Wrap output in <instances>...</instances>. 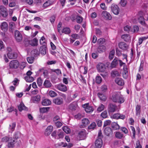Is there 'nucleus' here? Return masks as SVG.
I'll list each match as a JSON object with an SVG mask.
<instances>
[{"mask_svg": "<svg viewBox=\"0 0 148 148\" xmlns=\"http://www.w3.org/2000/svg\"><path fill=\"white\" fill-rule=\"evenodd\" d=\"M110 99L113 102L121 104L125 101L124 96L122 95L120 92H114L110 95Z\"/></svg>", "mask_w": 148, "mask_h": 148, "instance_id": "1", "label": "nucleus"}, {"mask_svg": "<svg viewBox=\"0 0 148 148\" xmlns=\"http://www.w3.org/2000/svg\"><path fill=\"white\" fill-rule=\"evenodd\" d=\"M108 67V66L102 62H99L96 66L97 70L98 72L103 73L105 72L106 73H107L106 71Z\"/></svg>", "mask_w": 148, "mask_h": 148, "instance_id": "2", "label": "nucleus"}, {"mask_svg": "<svg viewBox=\"0 0 148 148\" xmlns=\"http://www.w3.org/2000/svg\"><path fill=\"white\" fill-rule=\"evenodd\" d=\"M10 68L11 69H16L19 66L18 61L16 60H11L9 63Z\"/></svg>", "mask_w": 148, "mask_h": 148, "instance_id": "3", "label": "nucleus"}, {"mask_svg": "<svg viewBox=\"0 0 148 148\" xmlns=\"http://www.w3.org/2000/svg\"><path fill=\"white\" fill-rule=\"evenodd\" d=\"M87 134V133L86 130L82 129L79 132L77 136L79 138L80 140H83L86 138Z\"/></svg>", "mask_w": 148, "mask_h": 148, "instance_id": "4", "label": "nucleus"}, {"mask_svg": "<svg viewBox=\"0 0 148 148\" xmlns=\"http://www.w3.org/2000/svg\"><path fill=\"white\" fill-rule=\"evenodd\" d=\"M55 87L56 89L63 92H65L67 90L66 86L62 83L56 85Z\"/></svg>", "mask_w": 148, "mask_h": 148, "instance_id": "5", "label": "nucleus"}, {"mask_svg": "<svg viewBox=\"0 0 148 148\" xmlns=\"http://www.w3.org/2000/svg\"><path fill=\"white\" fill-rule=\"evenodd\" d=\"M112 12L116 15H117L119 14L120 10L118 6L114 3L112 4L111 6Z\"/></svg>", "mask_w": 148, "mask_h": 148, "instance_id": "6", "label": "nucleus"}, {"mask_svg": "<svg viewBox=\"0 0 148 148\" xmlns=\"http://www.w3.org/2000/svg\"><path fill=\"white\" fill-rule=\"evenodd\" d=\"M0 13L1 16L4 17H7L8 15L7 9L3 5L0 6Z\"/></svg>", "mask_w": 148, "mask_h": 148, "instance_id": "7", "label": "nucleus"}, {"mask_svg": "<svg viewBox=\"0 0 148 148\" xmlns=\"http://www.w3.org/2000/svg\"><path fill=\"white\" fill-rule=\"evenodd\" d=\"M102 17L105 19L110 20L112 18V16L109 13L106 11H103L101 13Z\"/></svg>", "mask_w": 148, "mask_h": 148, "instance_id": "8", "label": "nucleus"}, {"mask_svg": "<svg viewBox=\"0 0 148 148\" xmlns=\"http://www.w3.org/2000/svg\"><path fill=\"white\" fill-rule=\"evenodd\" d=\"M15 38L18 42H20L22 40V36L21 33L18 30H16L14 33Z\"/></svg>", "mask_w": 148, "mask_h": 148, "instance_id": "9", "label": "nucleus"}, {"mask_svg": "<svg viewBox=\"0 0 148 148\" xmlns=\"http://www.w3.org/2000/svg\"><path fill=\"white\" fill-rule=\"evenodd\" d=\"M97 96L99 99L101 101H105L106 99V95L103 92H99L97 93Z\"/></svg>", "mask_w": 148, "mask_h": 148, "instance_id": "10", "label": "nucleus"}, {"mask_svg": "<svg viewBox=\"0 0 148 148\" xmlns=\"http://www.w3.org/2000/svg\"><path fill=\"white\" fill-rule=\"evenodd\" d=\"M104 133L107 136L112 135V129L109 127H106L104 130Z\"/></svg>", "mask_w": 148, "mask_h": 148, "instance_id": "11", "label": "nucleus"}, {"mask_svg": "<svg viewBox=\"0 0 148 148\" xmlns=\"http://www.w3.org/2000/svg\"><path fill=\"white\" fill-rule=\"evenodd\" d=\"M103 145V141L102 139L97 138L95 142V145L96 147L97 148H101Z\"/></svg>", "mask_w": 148, "mask_h": 148, "instance_id": "12", "label": "nucleus"}, {"mask_svg": "<svg viewBox=\"0 0 148 148\" xmlns=\"http://www.w3.org/2000/svg\"><path fill=\"white\" fill-rule=\"evenodd\" d=\"M115 81L116 83L119 86H122L124 84V81L121 78H116L115 80Z\"/></svg>", "mask_w": 148, "mask_h": 148, "instance_id": "13", "label": "nucleus"}, {"mask_svg": "<svg viewBox=\"0 0 148 148\" xmlns=\"http://www.w3.org/2000/svg\"><path fill=\"white\" fill-rule=\"evenodd\" d=\"M8 24L5 22H2L0 25L1 29L4 32H6L8 29Z\"/></svg>", "mask_w": 148, "mask_h": 148, "instance_id": "14", "label": "nucleus"}, {"mask_svg": "<svg viewBox=\"0 0 148 148\" xmlns=\"http://www.w3.org/2000/svg\"><path fill=\"white\" fill-rule=\"evenodd\" d=\"M28 43L29 45L33 46H36L38 45V40L36 38H34L33 39L29 40Z\"/></svg>", "mask_w": 148, "mask_h": 148, "instance_id": "15", "label": "nucleus"}, {"mask_svg": "<svg viewBox=\"0 0 148 148\" xmlns=\"http://www.w3.org/2000/svg\"><path fill=\"white\" fill-rule=\"evenodd\" d=\"M128 75V71L127 66L126 65L123 67V76L124 78L126 79Z\"/></svg>", "mask_w": 148, "mask_h": 148, "instance_id": "16", "label": "nucleus"}, {"mask_svg": "<svg viewBox=\"0 0 148 148\" xmlns=\"http://www.w3.org/2000/svg\"><path fill=\"white\" fill-rule=\"evenodd\" d=\"M47 48L45 45L41 46L39 49V51L40 53L43 55H45L47 53Z\"/></svg>", "mask_w": 148, "mask_h": 148, "instance_id": "17", "label": "nucleus"}, {"mask_svg": "<svg viewBox=\"0 0 148 148\" xmlns=\"http://www.w3.org/2000/svg\"><path fill=\"white\" fill-rule=\"evenodd\" d=\"M84 106H86L84 107V108H85V111L86 112L90 113L93 111L94 109L92 106H89L87 104L86 105H84Z\"/></svg>", "mask_w": 148, "mask_h": 148, "instance_id": "18", "label": "nucleus"}, {"mask_svg": "<svg viewBox=\"0 0 148 148\" xmlns=\"http://www.w3.org/2000/svg\"><path fill=\"white\" fill-rule=\"evenodd\" d=\"M53 130V127L51 125L48 126L46 129L45 131V134L46 136L49 135Z\"/></svg>", "mask_w": 148, "mask_h": 148, "instance_id": "19", "label": "nucleus"}, {"mask_svg": "<svg viewBox=\"0 0 148 148\" xmlns=\"http://www.w3.org/2000/svg\"><path fill=\"white\" fill-rule=\"evenodd\" d=\"M118 58L115 57L111 64V67L112 68H115L118 65Z\"/></svg>", "mask_w": 148, "mask_h": 148, "instance_id": "20", "label": "nucleus"}, {"mask_svg": "<svg viewBox=\"0 0 148 148\" xmlns=\"http://www.w3.org/2000/svg\"><path fill=\"white\" fill-rule=\"evenodd\" d=\"M63 102V99L61 97L57 98L53 100V102L57 105L62 104Z\"/></svg>", "mask_w": 148, "mask_h": 148, "instance_id": "21", "label": "nucleus"}, {"mask_svg": "<svg viewBox=\"0 0 148 148\" xmlns=\"http://www.w3.org/2000/svg\"><path fill=\"white\" fill-rule=\"evenodd\" d=\"M138 22L142 25L145 27H147V25L146 24L144 17H138Z\"/></svg>", "mask_w": 148, "mask_h": 148, "instance_id": "22", "label": "nucleus"}, {"mask_svg": "<svg viewBox=\"0 0 148 148\" xmlns=\"http://www.w3.org/2000/svg\"><path fill=\"white\" fill-rule=\"evenodd\" d=\"M40 96L39 95H37L36 96L32 97L31 100L33 103H37L40 101Z\"/></svg>", "mask_w": 148, "mask_h": 148, "instance_id": "23", "label": "nucleus"}, {"mask_svg": "<svg viewBox=\"0 0 148 148\" xmlns=\"http://www.w3.org/2000/svg\"><path fill=\"white\" fill-rule=\"evenodd\" d=\"M119 47L121 49L124 50L127 49L128 46L127 44L124 42H120L119 43Z\"/></svg>", "mask_w": 148, "mask_h": 148, "instance_id": "24", "label": "nucleus"}, {"mask_svg": "<svg viewBox=\"0 0 148 148\" xmlns=\"http://www.w3.org/2000/svg\"><path fill=\"white\" fill-rule=\"evenodd\" d=\"M116 108V106L115 105L110 104L108 108V110L110 112H114Z\"/></svg>", "mask_w": 148, "mask_h": 148, "instance_id": "25", "label": "nucleus"}, {"mask_svg": "<svg viewBox=\"0 0 148 148\" xmlns=\"http://www.w3.org/2000/svg\"><path fill=\"white\" fill-rule=\"evenodd\" d=\"M18 108L20 112L22 111L23 110H28L27 108L25 106L23 103H21L18 106Z\"/></svg>", "mask_w": 148, "mask_h": 148, "instance_id": "26", "label": "nucleus"}, {"mask_svg": "<svg viewBox=\"0 0 148 148\" xmlns=\"http://www.w3.org/2000/svg\"><path fill=\"white\" fill-rule=\"evenodd\" d=\"M42 104L44 106H49L51 104V101L48 99H45L42 100Z\"/></svg>", "mask_w": 148, "mask_h": 148, "instance_id": "27", "label": "nucleus"}, {"mask_svg": "<svg viewBox=\"0 0 148 148\" xmlns=\"http://www.w3.org/2000/svg\"><path fill=\"white\" fill-rule=\"evenodd\" d=\"M17 142L16 139L13 140L8 142V144L7 146L8 148H13L14 147V144L15 143Z\"/></svg>", "mask_w": 148, "mask_h": 148, "instance_id": "28", "label": "nucleus"}, {"mask_svg": "<svg viewBox=\"0 0 148 148\" xmlns=\"http://www.w3.org/2000/svg\"><path fill=\"white\" fill-rule=\"evenodd\" d=\"M64 132L61 130H59L57 132V136L56 139H59L62 138L64 137Z\"/></svg>", "mask_w": 148, "mask_h": 148, "instance_id": "29", "label": "nucleus"}, {"mask_svg": "<svg viewBox=\"0 0 148 148\" xmlns=\"http://www.w3.org/2000/svg\"><path fill=\"white\" fill-rule=\"evenodd\" d=\"M7 55L9 59L15 58L17 57V55L15 53H12L11 52H9L7 53Z\"/></svg>", "mask_w": 148, "mask_h": 148, "instance_id": "30", "label": "nucleus"}, {"mask_svg": "<svg viewBox=\"0 0 148 148\" xmlns=\"http://www.w3.org/2000/svg\"><path fill=\"white\" fill-rule=\"evenodd\" d=\"M43 85L45 88H50L51 87L52 84L49 80H45L44 82Z\"/></svg>", "mask_w": 148, "mask_h": 148, "instance_id": "31", "label": "nucleus"}, {"mask_svg": "<svg viewBox=\"0 0 148 148\" xmlns=\"http://www.w3.org/2000/svg\"><path fill=\"white\" fill-rule=\"evenodd\" d=\"M89 121L87 119L84 118L82 120V125L83 126H86L89 124Z\"/></svg>", "mask_w": 148, "mask_h": 148, "instance_id": "32", "label": "nucleus"}, {"mask_svg": "<svg viewBox=\"0 0 148 148\" xmlns=\"http://www.w3.org/2000/svg\"><path fill=\"white\" fill-rule=\"evenodd\" d=\"M112 127L114 130H116L119 129L120 126L117 123L113 122L111 124Z\"/></svg>", "mask_w": 148, "mask_h": 148, "instance_id": "33", "label": "nucleus"}, {"mask_svg": "<svg viewBox=\"0 0 148 148\" xmlns=\"http://www.w3.org/2000/svg\"><path fill=\"white\" fill-rule=\"evenodd\" d=\"M121 38L126 41H129L130 39V36L127 34H124L121 36Z\"/></svg>", "mask_w": 148, "mask_h": 148, "instance_id": "34", "label": "nucleus"}, {"mask_svg": "<svg viewBox=\"0 0 148 148\" xmlns=\"http://www.w3.org/2000/svg\"><path fill=\"white\" fill-rule=\"evenodd\" d=\"M16 125V123L14 122L12 123L11 125H10V127L9 128V132L10 133H12V132L14 130Z\"/></svg>", "mask_w": 148, "mask_h": 148, "instance_id": "35", "label": "nucleus"}, {"mask_svg": "<svg viewBox=\"0 0 148 148\" xmlns=\"http://www.w3.org/2000/svg\"><path fill=\"white\" fill-rule=\"evenodd\" d=\"M141 106L139 105H137L136 107V114L138 115H140V112Z\"/></svg>", "mask_w": 148, "mask_h": 148, "instance_id": "36", "label": "nucleus"}, {"mask_svg": "<svg viewBox=\"0 0 148 148\" xmlns=\"http://www.w3.org/2000/svg\"><path fill=\"white\" fill-rule=\"evenodd\" d=\"M53 2L50 0H48L46 1L43 5V8H46L48 6L52 5Z\"/></svg>", "mask_w": 148, "mask_h": 148, "instance_id": "37", "label": "nucleus"}, {"mask_svg": "<svg viewBox=\"0 0 148 148\" xmlns=\"http://www.w3.org/2000/svg\"><path fill=\"white\" fill-rule=\"evenodd\" d=\"M123 134L120 132H115V137L118 139H121L123 137Z\"/></svg>", "mask_w": 148, "mask_h": 148, "instance_id": "38", "label": "nucleus"}, {"mask_svg": "<svg viewBox=\"0 0 148 148\" xmlns=\"http://www.w3.org/2000/svg\"><path fill=\"white\" fill-rule=\"evenodd\" d=\"M31 53L32 55L36 57L39 55L40 53L37 49H34L31 51Z\"/></svg>", "mask_w": 148, "mask_h": 148, "instance_id": "39", "label": "nucleus"}, {"mask_svg": "<svg viewBox=\"0 0 148 148\" xmlns=\"http://www.w3.org/2000/svg\"><path fill=\"white\" fill-rule=\"evenodd\" d=\"M115 54V50L113 49L109 53V59L110 60H112L114 57Z\"/></svg>", "mask_w": 148, "mask_h": 148, "instance_id": "40", "label": "nucleus"}, {"mask_svg": "<svg viewBox=\"0 0 148 148\" xmlns=\"http://www.w3.org/2000/svg\"><path fill=\"white\" fill-rule=\"evenodd\" d=\"M24 78L26 82H32L34 80V78L30 76H25Z\"/></svg>", "mask_w": 148, "mask_h": 148, "instance_id": "41", "label": "nucleus"}, {"mask_svg": "<svg viewBox=\"0 0 148 148\" xmlns=\"http://www.w3.org/2000/svg\"><path fill=\"white\" fill-rule=\"evenodd\" d=\"M62 32L66 34H69L71 32V30L69 28L65 27L63 29Z\"/></svg>", "mask_w": 148, "mask_h": 148, "instance_id": "42", "label": "nucleus"}, {"mask_svg": "<svg viewBox=\"0 0 148 148\" xmlns=\"http://www.w3.org/2000/svg\"><path fill=\"white\" fill-rule=\"evenodd\" d=\"M51 72H55L57 75H59L62 74V72L59 69H51Z\"/></svg>", "mask_w": 148, "mask_h": 148, "instance_id": "43", "label": "nucleus"}, {"mask_svg": "<svg viewBox=\"0 0 148 148\" xmlns=\"http://www.w3.org/2000/svg\"><path fill=\"white\" fill-rule=\"evenodd\" d=\"M11 139H12V138H10L8 136H5L2 138L1 141L2 142L6 143L9 140H11Z\"/></svg>", "mask_w": 148, "mask_h": 148, "instance_id": "44", "label": "nucleus"}, {"mask_svg": "<svg viewBox=\"0 0 148 148\" xmlns=\"http://www.w3.org/2000/svg\"><path fill=\"white\" fill-rule=\"evenodd\" d=\"M63 130L66 134H69L71 132L70 129L67 126H65L62 127Z\"/></svg>", "mask_w": 148, "mask_h": 148, "instance_id": "45", "label": "nucleus"}, {"mask_svg": "<svg viewBox=\"0 0 148 148\" xmlns=\"http://www.w3.org/2000/svg\"><path fill=\"white\" fill-rule=\"evenodd\" d=\"M49 108V107H43L40 108V111L41 113H44L48 112Z\"/></svg>", "mask_w": 148, "mask_h": 148, "instance_id": "46", "label": "nucleus"}, {"mask_svg": "<svg viewBox=\"0 0 148 148\" xmlns=\"http://www.w3.org/2000/svg\"><path fill=\"white\" fill-rule=\"evenodd\" d=\"M76 19L77 23L81 24L83 21V18L81 16H76Z\"/></svg>", "mask_w": 148, "mask_h": 148, "instance_id": "47", "label": "nucleus"}, {"mask_svg": "<svg viewBox=\"0 0 148 148\" xmlns=\"http://www.w3.org/2000/svg\"><path fill=\"white\" fill-rule=\"evenodd\" d=\"M139 27L138 26L135 25L133 28H131V32L135 33L137 32L139 30Z\"/></svg>", "mask_w": 148, "mask_h": 148, "instance_id": "48", "label": "nucleus"}, {"mask_svg": "<svg viewBox=\"0 0 148 148\" xmlns=\"http://www.w3.org/2000/svg\"><path fill=\"white\" fill-rule=\"evenodd\" d=\"M96 83L99 84L102 81V78L101 76L99 75H97L95 78Z\"/></svg>", "mask_w": 148, "mask_h": 148, "instance_id": "49", "label": "nucleus"}, {"mask_svg": "<svg viewBox=\"0 0 148 148\" xmlns=\"http://www.w3.org/2000/svg\"><path fill=\"white\" fill-rule=\"evenodd\" d=\"M45 39L44 36H42L41 37L40 39V45H45L46 42H45Z\"/></svg>", "mask_w": 148, "mask_h": 148, "instance_id": "50", "label": "nucleus"}, {"mask_svg": "<svg viewBox=\"0 0 148 148\" xmlns=\"http://www.w3.org/2000/svg\"><path fill=\"white\" fill-rule=\"evenodd\" d=\"M108 89L107 86L105 85H102L101 87V92H106Z\"/></svg>", "mask_w": 148, "mask_h": 148, "instance_id": "51", "label": "nucleus"}, {"mask_svg": "<svg viewBox=\"0 0 148 148\" xmlns=\"http://www.w3.org/2000/svg\"><path fill=\"white\" fill-rule=\"evenodd\" d=\"M96 125L95 122H92L88 127L89 129H93L96 127Z\"/></svg>", "mask_w": 148, "mask_h": 148, "instance_id": "52", "label": "nucleus"}, {"mask_svg": "<svg viewBox=\"0 0 148 148\" xmlns=\"http://www.w3.org/2000/svg\"><path fill=\"white\" fill-rule=\"evenodd\" d=\"M127 2V0H121L119 4L122 6L124 7L126 5Z\"/></svg>", "mask_w": 148, "mask_h": 148, "instance_id": "53", "label": "nucleus"}, {"mask_svg": "<svg viewBox=\"0 0 148 148\" xmlns=\"http://www.w3.org/2000/svg\"><path fill=\"white\" fill-rule=\"evenodd\" d=\"M105 108V106L103 104H101L97 108L98 111L101 112Z\"/></svg>", "mask_w": 148, "mask_h": 148, "instance_id": "54", "label": "nucleus"}, {"mask_svg": "<svg viewBox=\"0 0 148 148\" xmlns=\"http://www.w3.org/2000/svg\"><path fill=\"white\" fill-rule=\"evenodd\" d=\"M34 58L32 57H28L27 58V60L29 63H32L34 61Z\"/></svg>", "mask_w": 148, "mask_h": 148, "instance_id": "55", "label": "nucleus"}, {"mask_svg": "<svg viewBox=\"0 0 148 148\" xmlns=\"http://www.w3.org/2000/svg\"><path fill=\"white\" fill-rule=\"evenodd\" d=\"M62 26V23L60 22H59L58 23L57 26V29L58 32L59 33H61V28Z\"/></svg>", "mask_w": 148, "mask_h": 148, "instance_id": "56", "label": "nucleus"}, {"mask_svg": "<svg viewBox=\"0 0 148 148\" xmlns=\"http://www.w3.org/2000/svg\"><path fill=\"white\" fill-rule=\"evenodd\" d=\"M37 83L39 86H42V81L40 77H39L37 80Z\"/></svg>", "mask_w": 148, "mask_h": 148, "instance_id": "57", "label": "nucleus"}, {"mask_svg": "<svg viewBox=\"0 0 148 148\" xmlns=\"http://www.w3.org/2000/svg\"><path fill=\"white\" fill-rule=\"evenodd\" d=\"M119 114H114L111 116V117L112 119H119Z\"/></svg>", "mask_w": 148, "mask_h": 148, "instance_id": "58", "label": "nucleus"}, {"mask_svg": "<svg viewBox=\"0 0 148 148\" xmlns=\"http://www.w3.org/2000/svg\"><path fill=\"white\" fill-rule=\"evenodd\" d=\"M98 49L101 52H103L105 51L106 47L103 45H100Z\"/></svg>", "mask_w": 148, "mask_h": 148, "instance_id": "59", "label": "nucleus"}, {"mask_svg": "<svg viewBox=\"0 0 148 148\" xmlns=\"http://www.w3.org/2000/svg\"><path fill=\"white\" fill-rule=\"evenodd\" d=\"M49 95L52 97H56L57 95V94L53 91H50L49 93Z\"/></svg>", "mask_w": 148, "mask_h": 148, "instance_id": "60", "label": "nucleus"}, {"mask_svg": "<svg viewBox=\"0 0 148 148\" xmlns=\"http://www.w3.org/2000/svg\"><path fill=\"white\" fill-rule=\"evenodd\" d=\"M105 42V40L103 38L99 39L97 41V42L99 44L101 45L103 44Z\"/></svg>", "mask_w": 148, "mask_h": 148, "instance_id": "61", "label": "nucleus"}, {"mask_svg": "<svg viewBox=\"0 0 148 148\" xmlns=\"http://www.w3.org/2000/svg\"><path fill=\"white\" fill-rule=\"evenodd\" d=\"M112 76L113 77L115 76H118L119 75V74L118 72L116 71H113L111 73Z\"/></svg>", "mask_w": 148, "mask_h": 148, "instance_id": "62", "label": "nucleus"}, {"mask_svg": "<svg viewBox=\"0 0 148 148\" xmlns=\"http://www.w3.org/2000/svg\"><path fill=\"white\" fill-rule=\"evenodd\" d=\"M116 55L118 57H119L122 55V54L121 50H119L117 48H116Z\"/></svg>", "mask_w": 148, "mask_h": 148, "instance_id": "63", "label": "nucleus"}, {"mask_svg": "<svg viewBox=\"0 0 148 148\" xmlns=\"http://www.w3.org/2000/svg\"><path fill=\"white\" fill-rule=\"evenodd\" d=\"M60 121H57L55 122V125L58 127H60L62 125V123Z\"/></svg>", "mask_w": 148, "mask_h": 148, "instance_id": "64", "label": "nucleus"}]
</instances>
